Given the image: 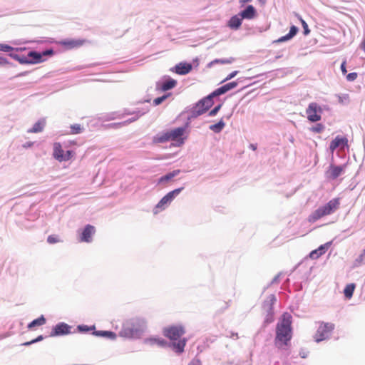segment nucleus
<instances>
[{
  "instance_id": "nucleus-1",
  "label": "nucleus",
  "mask_w": 365,
  "mask_h": 365,
  "mask_svg": "<svg viewBox=\"0 0 365 365\" xmlns=\"http://www.w3.org/2000/svg\"><path fill=\"white\" fill-rule=\"evenodd\" d=\"M292 338V316L284 313L276 326L274 346L279 350H285Z\"/></svg>"
},
{
  "instance_id": "nucleus-2",
  "label": "nucleus",
  "mask_w": 365,
  "mask_h": 365,
  "mask_svg": "<svg viewBox=\"0 0 365 365\" xmlns=\"http://www.w3.org/2000/svg\"><path fill=\"white\" fill-rule=\"evenodd\" d=\"M147 323L143 318H130L123 323L119 335L127 339H140L145 333Z\"/></svg>"
},
{
  "instance_id": "nucleus-3",
  "label": "nucleus",
  "mask_w": 365,
  "mask_h": 365,
  "mask_svg": "<svg viewBox=\"0 0 365 365\" xmlns=\"http://www.w3.org/2000/svg\"><path fill=\"white\" fill-rule=\"evenodd\" d=\"M163 332L165 336L173 341L170 346L177 354H180L184 351L187 339L185 338L180 339V337L185 333L182 326H172L164 329Z\"/></svg>"
},
{
  "instance_id": "nucleus-4",
  "label": "nucleus",
  "mask_w": 365,
  "mask_h": 365,
  "mask_svg": "<svg viewBox=\"0 0 365 365\" xmlns=\"http://www.w3.org/2000/svg\"><path fill=\"white\" fill-rule=\"evenodd\" d=\"M340 202L339 198H333L327 204L319 207L314 211L309 217V221L314 222L319 219L334 213L339 208Z\"/></svg>"
},
{
  "instance_id": "nucleus-5",
  "label": "nucleus",
  "mask_w": 365,
  "mask_h": 365,
  "mask_svg": "<svg viewBox=\"0 0 365 365\" xmlns=\"http://www.w3.org/2000/svg\"><path fill=\"white\" fill-rule=\"evenodd\" d=\"M214 98L210 93L196 103L187 112L188 120L196 118L207 111L214 103Z\"/></svg>"
},
{
  "instance_id": "nucleus-6",
  "label": "nucleus",
  "mask_w": 365,
  "mask_h": 365,
  "mask_svg": "<svg viewBox=\"0 0 365 365\" xmlns=\"http://www.w3.org/2000/svg\"><path fill=\"white\" fill-rule=\"evenodd\" d=\"M13 59L17 61L21 64H36L45 61V58H42V53L35 51H31L28 53L27 56L14 55Z\"/></svg>"
},
{
  "instance_id": "nucleus-7",
  "label": "nucleus",
  "mask_w": 365,
  "mask_h": 365,
  "mask_svg": "<svg viewBox=\"0 0 365 365\" xmlns=\"http://www.w3.org/2000/svg\"><path fill=\"white\" fill-rule=\"evenodd\" d=\"M334 329V324L329 322H321L314 335V340L319 343L329 338Z\"/></svg>"
},
{
  "instance_id": "nucleus-8",
  "label": "nucleus",
  "mask_w": 365,
  "mask_h": 365,
  "mask_svg": "<svg viewBox=\"0 0 365 365\" xmlns=\"http://www.w3.org/2000/svg\"><path fill=\"white\" fill-rule=\"evenodd\" d=\"M322 110V107L317 103H310L306 109L308 120L312 123L320 120Z\"/></svg>"
},
{
  "instance_id": "nucleus-9",
  "label": "nucleus",
  "mask_w": 365,
  "mask_h": 365,
  "mask_svg": "<svg viewBox=\"0 0 365 365\" xmlns=\"http://www.w3.org/2000/svg\"><path fill=\"white\" fill-rule=\"evenodd\" d=\"M148 110L149 109L147 108H143L142 110L138 109L132 113H128V114L134 115V116L123 122L112 123L110 125V126L115 128H121L122 126L127 125L129 123H131L138 120L140 116L148 113Z\"/></svg>"
},
{
  "instance_id": "nucleus-10",
  "label": "nucleus",
  "mask_w": 365,
  "mask_h": 365,
  "mask_svg": "<svg viewBox=\"0 0 365 365\" xmlns=\"http://www.w3.org/2000/svg\"><path fill=\"white\" fill-rule=\"evenodd\" d=\"M186 127H178L170 130L168 132L170 140L176 141L178 143V145H182L184 143L185 138L184 134L185 133Z\"/></svg>"
},
{
  "instance_id": "nucleus-11",
  "label": "nucleus",
  "mask_w": 365,
  "mask_h": 365,
  "mask_svg": "<svg viewBox=\"0 0 365 365\" xmlns=\"http://www.w3.org/2000/svg\"><path fill=\"white\" fill-rule=\"evenodd\" d=\"M71 327L64 322L58 323L52 328L50 336H63L71 333Z\"/></svg>"
},
{
  "instance_id": "nucleus-12",
  "label": "nucleus",
  "mask_w": 365,
  "mask_h": 365,
  "mask_svg": "<svg viewBox=\"0 0 365 365\" xmlns=\"http://www.w3.org/2000/svg\"><path fill=\"white\" fill-rule=\"evenodd\" d=\"M345 168L346 165H335L334 164H331L326 173L327 177L329 179L335 180L344 172Z\"/></svg>"
},
{
  "instance_id": "nucleus-13",
  "label": "nucleus",
  "mask_w": 365,
  "mask_h": 365,
  "mask_svg": "<svg viewBox=\"0 0 365 365\" xmlns=\"http://www.w3.org/2000/svg\"><path fill=\"white\" fill-rule=\"evenodd\" d=\"M192 68V66L190 63L180 62L172 67L170 71L179 75H186L189 73Z\"/></svg>"
},
{
  "instance_id": "nucleus-14",
  "label": "nucleus",
  "mask_w": 365,
  "mask_h": 365,
  "mask_svg": "<svg viewBox=\"0 0 365 365\" xmlns=\"http://www.w3.org/2000/svg\"><path fill=\"white\" fill-rule=\"evenodd\" d=\"M237 85H238L237 81H232V82L227 83L220 86V88H217L213 92H212L211 93L212 96H213L214 97L220 96L222 94H225L227 91L236 88L237 86Z\"/></svg>"
},
{
  "instance_id": "nucleus-15",
  "label": "nucleus",
  "mask_w": 365,
  "mask_h": 365,
  "mask_svg": "<svg viewBox=\"0 0 365 365\" xmlns=\"http://www.w3.org/2000/svg\"><path fill=\"white\" fill-rule=\"evenodd\" d=\"M165 79L160 85L159 82L156 84V88L160 89L162 91H167L173 88L177 85V81L171 78L170 76H165Z\"/></svg>"
},
{
  "instance_id": "nucleus-16",
  "label": "nucleus",
  "mask_w": 365,
  "mask_h": 365,
  "mask_svg": "<svg viewBox=\"0 0 365 365\" xmlns=\"http://www.w3.org/2000/svg\"><path fill=\"white\" fill-rule=\"evenodd\" d=\"M95 232V227L91 225H87L83 230L81 235V241L85 242H91L92 241V235Z\"/></svg>"
},
{
  "instance_id": "nucleus-17",
  "label": "nucleus",
  "mask_w": 365,
  "mask_h": 365,
  "mask_svg": "<svg viewBox=\"0 0 365 365\" xmlns=\"http://www.w3.org/2000/svg\"><path fill=\"white\" fill-rule=\"evenodd\" d=\"M24 50H26V48H14L6 43H0V51L9 53V56L12 58V56H20L19 52Z\"/></svg>"
},
{
  "instance_id": "nucleus-18",
  "label": "nucleus",
  "mask_w": 365,
  "mask_h": 365,
  "mask_svg": "<svg viewBox=\"0 0 365 365\" xmlns=\"http://www.w3.org/2000/svg\"><path fill=\"white\" fill-rule=\"evenodd\" d=\"M347 139L344 137H336L329 145V149L331 152H334L338 148H344L347 145Z\"/></svg>"
},
{
  "instance_id": "nucleus-19",
  "label": "nucleus",
  "mask_w": 365,
  "mask_h": 365,
  "mask_svg": "<svg viewBox=\"0 0 365 365\" xmlns=\"http://www.w3.org/2000/svg\"><path fill=\"white\" fill-rule=\"evenodd\" d=\"M256 9L252 5H248L239 13L240 16L243 19H252L256 16Z\"/></svg>"
},
{
  "instance_id": "nucleus-20",
  "label": "nucleus",
  "mask_w": 365,
  "mask_h": 365,
  "mask_svg": "<svg viewBox=\"0 0 365 365\" xmlns=\"http://www.w3.org/2000/svg\"><path fill=\"white\" fill-rule=\"evenodd\" d=\"M298 31H299L298 27H297L296 26H292L290 27L289 31L287 34L274 41L273 43H279L288 41L291 40L294 36H295L297 35V34L298 33Z\"/></svg>"
},
{
  "instance_id": "nucleus-21",
  "label": "nucleus",
  "mask_w": 365,
  "mask_h": 365,
  "mask_svg": "<svg viewBox=\"0 0 365 365\" xmlns=\"http://www.w3.org/2000/svg\"><path fill=\"white\" fill-rule=\"evenodd\" d=\"M83 43V41L77 39H66L59 42V44L68 49L80 47Z\"/></svg>"
},
{
  "instance_id": "nucleus-22",
  "label": "nucleus",
  "mask_w": 365,
  "mask_h": 365,
  "mask_svg": "<svg viewBox=\"0 0 365 365\" xmlns=\"http://www.w3.org/2000/svg\"><path fill=\"white\" fill-rule=\"evenodd\" d=\"M180 172V170L178 169L174 170L172 172L168 173L165 175H163L160 178H158L157 185H163L168 182L173 178L178 176Z\"/></svg>"
},
{
  "instance_id": "nucleus-23",
  "label": "nucleus",
  "mask_w": 365,
  "mask_h": 365,
  "mask_svg": "<svg viewBox=\"0 0 365 365\" xmlns=\"http://www.w3.org/2000/svg\"><path fill=\"white\" fill-rule=\"evenodd\" d=\"M330 245L331 242H327L324 245L319 246L318 249L314 250L310 252L309 257L313 259L319 258L320 256H322L323 254L326 252L327 250L328 249Z\"/></svg>"
},
{
  "instance_id": "nucleus-24",
  "label": "nucleus",
  "mask_w": 365,
  "mask_h": 365,
  "mask_svg": "<svg viewBox=\"0 0 365 365\" xmlns=\"http://www.w3.org/2000/svg\"><path fill=\"white\" fill-rule=\"evenodd\" d=\"M276 302H277V298L274 294L269 295L263 302V304H262L263 309L265 312L274 310L273 305Z\"/></svg>"
},
{
  "instance_id": "nucleus-25",
  "label": "nucleus",
  "mask_w": 365,
  "mask_h": 365,
  "mask_svg": "<svg viewBox=\"0 0 365 365\" xmlns=\"http://www.w3.org/2000/svg\"><path fill=\"white\" fill-rule=\"evenodd\" d=\"M46 125V120L44 118L39 119L34 126L28 130L29 133H37L41 132Z\"/></svg>"
},
{
  "instance_id": "nucleus-26",
  "label": "nucleus",
  "mask_w": 365,
  "mask_h": 365,
  "mask_svg": "<svg viewBox=\"0 0 365 365\" xmlns=\"http://www.w3.org/2000/svg\"><path fill=\"white\" fill-rule=\"evenodd\" d=\"M144 343L149 345H158L160 347H164L167 344V341L161 338L150 337L144 339Z\"/></svg>"
},
{
  "instance_id": "nucleus-27",
  "label": "nucleus",
  "mask_w": 365,
  "mask_h": 365,
  "mask_svg": "<svg viewBox=\"0 0 365 365\" xmlns=\"http://www.w3.org/2000/svg\"><path fill=\"white\" fill-rule=\"evenodd\" d=\"M242 19L239 14L232 16L228 22V26L233 30H237L242 25Z\"/></svg>"
},
{
  "instance_id": "nucleus-28",
  "label": "nucleus",
  "mask_w": 365,
  "mask_h": 365,
  "mask_svg": "<svg viewBox=\"0 0 365 365\" xmlns=\"http://www.w3.org/2000/svg\"><path fill=\"white\" fill-rule=\"evenodd\" d=\"M93 334L96 336L104 337L107 339H110L111 340H115L117 337V335L115 332L111 331H93Z\"/></svg>"
},
{
  "instance_id": "nucleus-29",
  "label": "nucleus",
  "mask_w": 365,
  "mask_h": 365,
  "mask_svg": "<svg viewBox=\"0 0 365 365\" xmlns=\"http://www.w3.org/2000/svg\"><path fill=\"white\" fill-rule=\"evenodd\" d=\"M63 150L62 149L61 144L60 143H55L53 144V156L55 159L61 162L62 155H63Z\"/></svg>"
},
{
  "instance_id": "nucleus-30",
  "label": "nucleus",
  "mask_w": 365,
  "mask_h": 365,
  "mask_svg": "<svg viewBox=\"0 0 365 365\" xmlns=\"http://www.w3.org/2000/svg\"><path fill=\"white\" fill-rule=\"evenodd\" d=\"M170 140L168 132L160 133L153 139V143H163Z\"/></svg>"
},
{
  "instance_id": "nucleus-31",
  "label": "nucleus",
  "mask_w": 365,
  "mask_h": 365,
  "mask_svg": "<svg viewBox=\"0 0 365 365\" xmlns=\"http://www.w3.org/2000/svg\"><path fill=\"white\" fill-rule=\"evenodd\" d=\"M171 202L168 200L165 195L158 202L154 208V213L157 214L158 210H165Z\"/></svg>"
},
{
  "instance_id": "nucleus-32",
  "label": "nucleus",
  "mask_w": 365,
  "mask_h": 365,
  "mask_svg": "<svg viewBox=\"0 0 365 365\" xmlns=\"http://www.w3.org/2000/svg\"><path fill=\"white\" fill-rule=\"evenodd\" d=\"M46 318L43 315H41L38 318L34 319L28 324V329H31L36 327L42 326L46 324Z\"/></svg>"
},
{
  "instance_id": "nucleus-33",
  "label": "nucleus",
  "mask_w": 365,
  "mask_h": 365,
  "mask_svg": "<svg viewBox=\"0 0 365 365\" xmlns=\"http://www.w3.org/2000/svg\"><path fill=\"white\" fill-rule=\"evenodd\" d=\"M225 126V123L222 118L218 123L210 125L209 129L215 133H219L224 129Z\"/></svg>"
},
{
  "instance_id": "nucleus-34",
  "label": "nucleus",
  "mask_w": 365,
  "mask_h": 365,
  "mask_svg": "<svg viewBox=\"0 0 365 365\" xmlns=\"http://www.w3.org/2000/svg\"><path fill=\"white\" fill-rule=\"evenodd\" d=\"M184 187L176 188L165 195V197L171 202L182 190Z\"/></svg>"
},
{
  "instance_id": "nucleus-35",
  "label": "nucleus",
  "mask_w": 365,
  "mask_h": 365,
  "mask_svg": "<svg viewBox=\"0 0 365 365\" xmlns=\"http://www.w3.org/2000/svg\"><path fill=\"white\" fill-rule=\"evenodd\" d=\"M355 284L351 283L347 284L344 289V294L346 298L350 299L353 296V293L355 289Z\"/></svg>"
},
{
  "instance_id": "nucleus-36",
  "label": "nucleus",
  "mask_w": 365,
  "mask_h": 365,
  "mask_svg": "<svg viewBox=\"0 0 365 365\" xmlns=\"http://www.w3.org/2000/svg\"><path fill=\"white\" fill-rule=\"evenodd\" d=\"M70 128H71L70 133L73 134V135L81 133L84 130L83 127L81 126V125L78 124V123L71 125L70 126Z\"/></svg>"
},
{
  "instance_id": "nucleus-37",
  "label": "nucleus",
  "mask_w": 365,
  "mask_h": 365,
  "mask_svg": "<svg viewBox=\"0 0 365 365\" xmlns=\"http://www.w3.org/2000/svg\"><path fill=\"white\" fill-rule=\"evenodd\" d=\"M266 316L264 321V324L266 326L267 324H271L274 322V310L272 311H266Z\"/></svg>"
},
{
  "instance_id": "nucleus-38",
  "label": "nucleus",
  "mask_w": 365,
  "mask_h": 365,
  "mask_svg": "<svg viewBox=\"0 0 365 365\" xmlns=\"http://www.w3.org/2000/svg\"><path fill=\"white\" fill-rule=\"evenodd\" d=\"M170 93L164 94L162 96L158 97L153 101L154 106H158L161 104L163 101H165L169 96H170Z\"/></svg>"
},
{
  "instance_id": "nucleus-39",
  "label": "nucleus",
  "mask_w": 365,
  "mask_h": 365,
  "mask_svg": "<svg viewBox=\"0 0 365 365\" xmlns=\"http://www.w3.org/2000/svg\"><path fill=\"white\" fill-rule=\"evenodd\" d=\"M233 61H234V58H221V59H215V60H214L213 61H212L210 63V64L218 63H220L222 64H230V63H232Z\"/></svg>"
},
{
  "instance_id": "nucleus-40",
  "label": "nucleus",
  "mask_w": 365,
  "mask_h": 365,
  "mask_svg": "<svg viewBox=\"0 0 365 365\" xmlns=\"http://www.w3.org/2000/svg\"><path fill=\"white\" fill-rule=\"evenodd\" d=\"M364 262H365V252L363 251L362 253L355 259L354 266L358 267Z\"/></svg>"
},
{
  "instance_id": "nucleus-41",
  "label": "nucleus",
  "mask_w": 365,
  "mask_h": 365,
  "mask_svg": "<svg viewBox=\"0 0 365 365\" xmlns=\"http://www.w3.org/2000/svg\"><path fill=\"white\" fill-rule=\"evenodd\" d=\"M77 329L80 332H87L91 330H95V326L78 325Z\"/></svg>"
},
{
  "instance_id": "nucleus-42",
  "label": "nucleus",
  "mask_w": 365,
  "mask_h": 365,
  "mask_svg": "<svg viewBox=\"0 0 365 365\" xmlns=\"http://www.w3.org/2000/svg\"><path fill=\"white\" fill-rule=\"evenodd\" d=\"M325 127L321 123H317L311 128V130L316 133H320L324 130Z\"/></svg>"
},
{
  "instance_id": "nucleus-43",
  "label": "nucleus",
  "mask_w": 365,
  "mask_h": 365,
  "mask_svg": "<svg viewBox=\"0 0 365 365\" xmlns=\"http://www.w3.org/2000/svg\"><path fill=\"white\" fill-rule=\"evenodd\" d=\"M43 339H44V337L42 335H39L36 339H33V340H31L30 341L25 342L22 345L28 346H30V345H31L33 344L39 342V341H42Z\"/></svg>"
},
{
  "instance_id": "nucleus-44",
  "label": "nucleus",
  "mask_w": 365,
  "mask_h": 365,
  "mask_svg": "<svg viewBox=\"0 0 365 365\" xmlns=\"http://www.w3.org/2000/svg\"><path fill=\"white\" fill-rule=\"evenodd\" d=\"M300 21L302 23V27H303V29H304V31H303L304 34V35H308L310 33V30H309V29L308 27L307 24L302 18H300Z\"/></svg>"
},
{
  "instance_id": "nucleus-45",
  "label": "nucleus",
  "mask_w": 365,
  "mask_h": 365,
  "mask_svg": "<svg viewBox=\"0 0 365 365\" xmlns=\"http://www.w3.org/2000/svg\"><path fill=\"white\" fill-rule=\"evenodd\" d=\"M73 152L70 150H67L66 153H63L62 155L61 162L69 160L72 157Z\"/></svg>"
},
{
  "instance_id": "nucleus-46",
  "label": "nucleus",
  "mask_w": 365,
  "mask_h": 365,
  "mask_svg": "<svg viewBox=\"0 0 365 365\" xmlns=\"http://www.w3.org/2000/svg\"><path fill=\"white\" fill-rule=\"evenodd\" d=\"M221 107H222V104H218L217 106H216L213 109H212L209 112V116H215V115H216L217 113L220 110Z\"/></svg>"
},
{
  "instance_id": "nucleus-47",
  "label": "nucleus",
  "mask_w": 365,
  "mask_h": 365,
  "mask_svg": "<svg viewBox=\"0 0 365 365\" xmlns=\"http://www.w3.org/2000/svg\"><path fill=\"white\" fill-rule=\"evenodd\" d=\"M357 76H358L357 73H355V72L350 73L346 76V80L348 81L352 82L356 79Z\"/></svg>"
},
{
  "instance_id": "nucleus-48",
  "label": "nucleus",
  "mask_w": 365,
  "mask_h": 365,
  "mask_svg": "<svg viewBox=\"0 0 365 365\" xmlns=\"http://www.w3.org/2000/svg\"><path fill=\"white\" fill-rule=\"evenodd\" d=\"M238 71H232V73H230L223 81L222 82H225V81H227L232 78H233L234 77H235L237 76V74L238 73Z\"/></svg>"
},
{
  "instance_id": "nucleus-49",
  "label": "nucleus",
  "mask_w": 365,
  "mask_h": 365,
  "mask_svg": "<svg viewBox=\"0 0 365 365\" xmlns=\"http://www.w3.org/2000/svg\"><path fill=\"white\" fill-rule=\"evenodd\" d=\"M59 240L57 238V237L54 236V235H49L47 238V242L50 244H53V243H56V242H58Z\"/></svg>"
},
{
  "instance_id": "nucleus-50",
  "label": "nucleus",
  "mask_w": 365,
  "mask_h": 365,
  "mask_svg": "<svg viewBox=\"0 0 365 365\" xmlns=\"http://www.w3.org/2000/svg\"><path fill=\"white\" fill-rule=\"evenodd\" d=\"M54 51L52 48L46 49V51L41 52L42 53V58H44V56H52L53 54Z\"/></svg>"
},
{
  "instance_id": "nucleus-51",
  "label": "nucleus",
  "mask_w": 365,
  "mask_h": 365,
  "mask_svg": "<svg viewBox=\"0 0 365 365\" xmlns=\"http://www.w3.org/2000/svg\"><path fill=\"white\" fill-rule=\"evenodd\" d=\"M10 64L9 61L2 56H0V66H6Z\"/></svg>"
},
{
  "instance_id": "nucleus-52",
  "label": "nucleus",
  "mask_w": 365,
  "mask_h": 365,
  "mask_svg": "<svg viewBox=\"0 0 365 365\" xmlns=\"http://www.w3.org/2000/svg\"><path fill=\"white\" fill-rule=\"evenodd\" d=\"M188 365H201V361L200 359L195 358L188 364Z\"/></svg>"
},
{
  "instance_id": "nucleus-53",
  "label": "nucleus",
  "mask_w": 365,
  "mask_h": 365,
  "mask_svg": "<svg viewBox=\"0 0 365 365\" xmlns=\"http://www.w3.org/2000/svg\"><path fill=\"white\" fill-rule=\"evenodd\" d=\"M280 274H277L271 281V284H277L279 282Z\"/></svg>"
},
{
  "instance_id": "nucleus-54",
  "label": "nucleus",
  "mask_w": 365,
  "mask_h": 365,
  "mask_svg": "<svg viewBox=\"0 0 365 365\" xmlns=\"http://www.w3.org/2000/svg\"><path fill=\"white\" fill-rule=\"evenodd\" d=\"M341 71L343 74H346L347 73L346 68V61H343L341 64Z\"/></svg>"
},
{
  "instance_id": "nucleus-55",
  "label": "nucleus",
  "mask_w": 365,
  "mask_h": 365,
  "mask_svg": "<svg viewBox=\"0 0 365 365\" xmlns=\"http://www.w3.org/2000/svg\"><path fill=\"white\" fill-rule=\"evenodd\" d=\"M307 355H308V352H307V351H304V350H301V351H299V356H300L302 358H304H304H307Z\"/></svg>"
},
{
  "instance_id": "nucleus-56",
  "label": "nucleus",
  "mask_w": 365,
  "mask_h": 365,
  "mask_svg": "<svg viewBox=\"0 0 365 365\" xmlns=\"http://www.w3.org/2000/svg\"><path fill=\"white\" fill-rule=\"evenodd\" d=\"M34 144V142L29 141V142H26V143H24L23 145V147L25 148H31V146H33Z\"/></svg>"
},
{
  "instance_id": "nucleus-57",
  "label": "nucleus",
  "mask_w": 365,
  "mask_h": 365,
  "mask_svg": "<svg viewBox=\"0 0 365 365\" xmlns=\"http://www.w3.org/2000/svg\"><path fill=\"white\" fill-rule=\"evenodd\" d=\"M227 336L230 337V338L236 337V339H237L238 338V334L235 333V332L231 331L230 332V335H227Z\"/></svg>"
},
{
  "instance_id": "nucleus-58",
  "label": "nucleus",
  "mask_w": 365,
  "mask_h": 365,
  "mask_svg": "<svg viewBox=\"0 0 365 365\" xmlns=\"http://www.w3.org/2000/svg\"><path fill=\"white\" fill-rule=\"evenodd\" d=\"M28 73H29V71H24V72H21V73H19L18 75H16V77L24 76H26Z\"/></svg>"
},
{
  "instance_id": "nucleus-59",
  "label": "nucleus",
  "mask_w": 365,
  "mask_h": 365,
  "mask_svg": "<svg viewBox=\"0 0 365 365\" xmlns=\"http://www.w3.org/2000/svg\"><path fill=\"white\" fill-rule=\"evenodd\" d=\"M252 0H239L240 3L242 5H244L246 3L250 2Z\"/></svg>"
},
{
  "instance_id": "nucleus-60",
  "label": "nucleus",
  "mask_w": 365,
  "mask_h": 365,
  "mask_svg": "<svg viewBox=\"0 0 365 365\" xmlns=\"http://www.w3.org/2000/svg\"><path fill=\"white\" fill-rule=\"evenodd\" d=\"M250 148L253 150H255L257 149V145L254 144H250Z\"/></svg>"
},
{
  "instance_id": "nucleus-61",
  "label": "nucleus",
  "mask_w": 365,
  "mask_h": 365,
  "mask_svg": "<svg viewBox=\"0 0 365 365\" xmlns=\"http://www.w3.org/2000/svg\"><path fill=\"white\" fill-rule=\"evenodd\" d=\"M122 118V116L118 115V117H112V118H110V119H115V118Z\"/></svg>"
},
{
  "instance_id": "nucleus-62",
  "label": "nucleus",
  "mask_w": 365,
  "mask_h": 365,
  "mask_svg": "<svg viewBox=\"0 0 365 365\" xmlns=\"http://www.w3.org/2000/svg\"><path fill=\"white\" fill-rule=\"evenodd\" d=\"M364 252H365V249L364 250Z\"/></svg>"
}]
</instances>
